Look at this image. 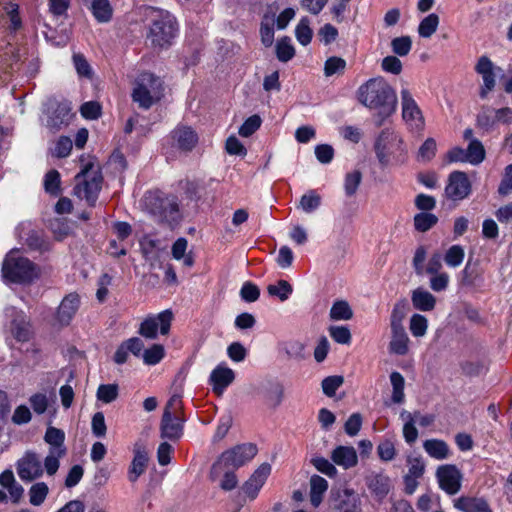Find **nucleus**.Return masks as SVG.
I'll return each instance as SVG.
<instances>
[{
  "instance_id": "obj_1",
  "label": "nucleus",
  "mask_w": 512,
  "mask_h": 512,
  "mask_svg": "<svg viewBox=\"0 0 512 512\" xmlns=\"http://www.w3.org/2000/svg\"><path fill=\"white\" fill-rule=\"evenodd\" d=\"M357 99L365 107L376 111L374 121L377 127L395 112L397 106L396 92L383 77L371 78L363 83L357 90Z\"/></svg>"
},
{
  "instance_id": "obj_2",
  "label": "nucleus",
  "mask_w": 512,
  "mask_h": 512,
  "mask_svg": "<svg viewBox=\"0 0 512 512\" xmlns=\"http://www.w3.org/2000/svg\"><path fill=\"white\" fill-rule=\"evenodd\" d=\"M374 152L381 168L402 166L408 160L403 137L393 129H383L374 142Z\"/></svg>"
},
{
  "instance_id": "obj_3",
  "label": "nucleus",
  "mask_w": 512,
  "mask_h": 512,
  "mask_svg": "<svg viewBox=\"0 0 512 512\" xmlns=\"http://www.w3.org/2000/svg\"><path fill=\"white\" fill-rule=\"evenodd\" d=\"M39 275V267L22 256L18 249H12L3 261L2 276L5 281L25 284L37 279Z\"/></svg>"
},
{
  "instance_id": "obj_4",
  "label": "nucleus",
  "mask_w": 512,
  "mask_h": 512,
  "mask_svg": "<svg viewBox=\"0 0 512 512\" xmlns=\"http://www.w3.org/2000/svg\"><path fill=\"white\" fill-rule=\"evenodd\" d=\"M142 205L159 223L173 227L179 222V208L174 198L163 196L159 192H148L142 200Z\"/></svg>"
},
{
  "instance_id": "obj_5",
  "label": "nucleus",
  "mask_w": 512,
  "mask_h": 512,
  "mask_svg": "<svg viewBox=\"0 0 512 512\" xmlns=\"http://www.w3.org/2000/svg\"><path fill=\"white\" fill-rule=\"evenodd\" d=\"M256 454L257 447L252 443H244L224 451L211 467V480L216 481L221 476V472L224 468L237 469L245 465L251 461Z\"/></svg>"
},
{
  "instance_id": "obj_6",
  "label": "nucleus",
  "mask_w": 512,
  "mask_h": 512,
  "mask_svg": "<svg viewBox=\"0 0 512 512\" xmlns=\"http://www.w3.org/2000/svg\"><path fill=\"white\" fill-rule=\"evenodd\" d=\"M182 399L178 394L170 397L160 423V433L162 438L169 440H178L183 435V424L185 419L182 415Z\"/></svg>"
},
{
  "instance_id": "obj_7",
  "label": "nucleus",
  "mask_w": 512,
  "mask_h": 512,
  "mask_svg": "<svg viewBox=\"0 0 512 512\" xmlns=\"http://www.w3.org/2000/svg\"><path fill=\"white\" fill-rule=\"evenodd\" d=\"M163 83L159 77L145 72L138 76L132 99L140 108L149 109L163 96Z\"/></svg>"
},
{
  "instance_id": "obj_8",
  "label": "nucleus",
  "mask_w": 512,
  "mask_h": 512,
  "mask_svg": "<svg viewBox=\"0 0 512 512\" xmlns=\"http://www.w3.org/2000/svg\"><path fill=\"white\" fill-rule=\"evenodd\" d=\"M102 180L99 169L89 164L76 175L74 194L80 199H85L90 205H94L101 190Z\"/></svg>"
},
{
  "instance_id": "obj_9",
  "label": "nucleus",
  "mask_w": 512,
  "mask_h": 512,
  "mask_svg": "<svg viewBox=\"0 0 512 512\" xmlns=\"http://www.w3.org/2000/svg\"><path fill=\"white\" fill-rule=\"evenodd\" d=\"M44 441L49 445L48 454L44 458V466L46 473L52 476L60 467V459L67 453L64 445L65 433L61 429L50 426L45 432Z\"/></svg>"
},
{
  "instance_id": "obj_10",
  "label": "nucleus",
  "mask_w": 512,
  "mask_h": 512,
  "mask_svg": "<svg viewBox=\"0 0 512 512\" xmlns=\"http://www.w3.org/2000/svg\"><path fill=\"white\" fill-rule=\"evenodd\" d=\"M177 32L178 27L175 18L167 13L153 20L149 29L148 39L154 47L167 48L172 45Z\"/></svg>"
},
{
  "instance_id": "obj_11",
  "label": "nucleus",
  "mask_w": 512,
  "mask_h": 512,
  "mask_svg": "<svg viewBox=\"0 0 512 512\" xmlns=\"http://www.w3.org/2000/svg\"><path fill=\"white\" fill-rule=\"evenodd\" d=\"M329 508L331 512H362L361 495L353 488H333L330 491Z\"/></svg>"
},
{
  "instance_id": "obj_12",
  "label": "nucleus",
  "mask_w": 512,
  "mask_h": 512,
  "mask_svg": "<svg viewBox=\"0 0 512 512\" xmlns=\"http://www.w3.org/2000/svg\"><path fill=\"white\" fill-rule=\"evenodd\" d=\"M400 103L402 119L409 130L413 132L423 131L425 127L424 115L413 95L407 88L401 89Z\"/></svg>"
},
{
  "instance_id": "obj_13",
  "label": "nucleus",
  "mask_w": 512,
  "mask_h": 512,
  "mask_svg": "<svg viewBox=\"0 0 512 512\" xmlns=\"http://www.w3.org/2000/svg\"><path fill=\"white\" fill-rule=\"evenodd\" d=\"M251 395L266 407L276 409L284 399V387L278 381L262 380L251 386Z\"/></svg>"
},
{
  "instance_id": "obj_14",
  "label": "nucleus",
  "mask_w": 512,
  "mask_h": 512,
  "mask_svg": "<svg viewBox=\"0 0 512 512\" xmlns=\"http://www.w3.org/2000/svg\"><path fill=\"white\" fill-rule=\"evenodd\" d=\"M6 331L18 342L29 341L32 331L25 313L13 306L5 309Z\"/></svg>"
},
{
  "instance_id": "obj_15",
  "label": "nucleus",
  "mask_w": 512,
  "mask_h": 512,
  "mask_svg": "<svg viewBox=\"0 0 512 512\" xmlns=\"http://www.w3.org/2000/svg\"><path fill=\"white\" fill-rule=\"evenodd\" d=\"M173 313L167 309L158 314L147 316L140 324L138 333L146 339H156L158 331L167 335L170 331Z\"/></svg>"
},
{
  "instance_id": "obj_16",
  "label": "nucleus",
  "mask_w": 512,
  "mask_h": 512,
  "mask_svg": "<svg viewBox=\"0 0 512 512\" xmlns=\"http://www.w3.org/2000/svg\"><path fill=\"white\" fill-rule=\"evenodd\" d=\"M16 471L24 482H32L39 479L46 472L44 461L33 450H27L16 462Z\"/></svg>"
},
{
  "instance_id": "obj_17",
  "label": "nucleus",
  "mask_w": 512,
  "mask_h": 512,
  "mask_svg": "<svg viewBox=\"0 0 512 512\" xmlns=\"http://www.w3.org/2000/svg\"><path fill=\"white\" fill-rule=\"evenodd\" d=\"M472 192L471 182L465 172L454 171L450 173L444 193L452 201H461L469 197Z\"/></svg>"
},
{
  "instance_id": "obj_18",
  "label": "nucleus",
  "mask_w": 512,
  "mask_h": 512,
  "mask_svg": "<svg viewBox=\"0 0 512 512\" xmlns=\"http://www.w3.org/2000/svg\"><path fill=\"white\" fill-rule=\"evenodd\" d=\"M500 70L501 69L496 67L487 56H481L478 59L475 65V71L482 78V85L479 89L481 99H486L489 93L494 90L496 86V71Z\"/></svg>"
},
{
  "instance_id": "obj_19",
  "label": "nucleus",
  "mask_w": 512,
  "mask_h": 512,
  "mask_svg": "<svg viewBox=\"0 0 512 512\" xmlns=\"http://www.w3.org/2000/svg\"><path fill=\"white\" fill-rule=\"evenodd\" d=\"M440 488L447 494L454 495L461 488L462 474L455 465H442L436 471Z\"/></svg>"
},
{
  "instance_id": "obj_20",
  "label": "nucleus",
  "mask_w": 512,
  "mask_h": 512,
  "mask_svg": "<svg viewBox=\"0 0 512 512\" xmlns=\"http://www.w3.org/2000/svg\"><path fill=\"white\" fill-rule=\"evenodd\" d=\"M234 379L235 372L226 363H220L211 371L209 384L215 394L222 395Z\"/></svg>"
},
{
  "instance_id": "obj_21",
  "label": "nucleus",
  "mask_w": 512,
  "mask_h": 512,
  "mask_svg": "<svg viewBox=\"0 0 512 512\" xmlns=\"http://www.w3.org/2000/svg\"><path fill=\"white\" fill-rule=\"evenodd\" d=\"M80 303V296L77 293L73 292L66 295L57 308L56 322L61 326L69 325L79 310Z\"/></svg>"
},
{
  "instance_id": "obj_22",
  "label": "nucleus",
  "mask_w": 512,
  "mask_h": 512,
  "mask_svg": "<svg viewBox=\"0 0 512 512\" xmlns=\"http://www.w3.org/2000/svg\"><path fill=\"white\" fill-rule=\"evenodd\" d=\"M271 470L272 468L269 463L261 464L243 485V492L250 498L254 499L266 482Z\"/></svg>"
},
{
  "instance_id": "obj_23",
  "label": "nucleus",
  "mask_w": 512,
  "mask_h": 512,
  "mask_svg": "<svg viewBox=\"0 0 512 512\" xmlns=\"http://www.w3.org/2000/svg\"><path fill=\"white\" fill-rule=\"evenodd\" d=\"M172 140L176 148L188 152L198 143V135L189 126H178L172 131Z\"/></svg>"
},
{
  "instance_id": "obj_24",
  "label": "nucleus",
  "mask_w": 512,
  "mask_h": 512,
  "mask_svg": "<svg viewBox=\"0 0 512 512\" xmlns=\"http://www.w3.org/2000/svg\"><path fill=\"white\" fill-rule=\"evenodd\" d=\"M331 460L335 465L347 470L357 465L358 456L354 447L340 445L331 452Z\"/></svg>"
},
{
  "instance_id": "obj_25",
  "label": "nucleus",
  "mask_w": 512,
  "mask_h": 512,
  "mask_svg": "<svg viewBox=\"0 0 512 512\" xmlns=\"http://www.w3.org/2000/svg\"><path fill=\"white\" fill-rule=\"evenodd\" d=\"M28 228H29V225L25 224V223L18 225V227L16 228L18 237L21 240H24L25 244L31 250L40 251V252L48 251L50 249V244L46 239H44V237L42 236V234L40 232L29 230L27 233V237L24 238L23 233Z\"/></svg>"
},
{
  "instance_id": "obj_26",
  "label": "nucleus",
  "mask_w": 512,
  "mask_h": 512,
  "mask_svg": "<svg viewBox=\"0 0 512 512\" xmlns=\"http://www.w3.org/2000/svg\"><path fill=\"white\" fill-rule=\"evenodd\" d=\"M134 457L128 471V479L136 482L137 479L145 472L148 464V453L145 448L136 444L133 449Z\"/></svg>"
},
{
  "instance_id": "obj_27",
  "label": "nucleus",
  "mask_w": 512,
  "mask_h": 512,
  "mask_svg": "<svg viewBox=\"0 0 512 512\" xmlns=\"http://www.w3.org/2000/svg\"><path fill=\"white\" fill-rule=\"evenodd\" d=\"M410 349V338L405 328L391 329V340L389 342V352L398 356L408 354Z\"/></svg>"
},
{
  "instance_id": "obj_28",
  "label": "nucleus",
  "mask_w": 512,
  "mask_h": 512,
  "mask_svg": "<svg viewBox=\"0 0 512 512\" xmlns=\"http://www.w3.org/2000/svg\"><path fill=\"white\" fill-rule=\"evenodd\" d=\"M411 301L416 310L432 311L436 305V298L433 294L423 288H417L411 293Z\"/></svg>"
},
{
  "instance_id": "obj_29",
  "label": "nucleus",
  "mask_w": 512,
  "mask_h": 512,
  "mask_svg": "<svg viewBox=\"0 0 512 512\" xmlns=\"http://www.w3.org/2000/svg\"><path fill=\"white\" fill-rule=\"evenodd\" d=\"M369 490L379 497L387 495L390 489V479L382 473H374L367 477Z\"/></svg>"
},
{
  "instance_id": "obj_30",
  "label": "nucleus",
  "mask_w": 512,
  "mask_h": 512,
  "mask_svg": "<svg viewBox=\"0 0 512 512\" xmlns=\"http://www.w3.org/2000/svg\"><path fill=\"white\" fill-rule=\"evenodd\" d=\"M455 507L463 512H492L487 502L479 498L460 497L455 501Z\"/></svg>"
},
{
  "instance_id": "obj_31",
  "label": "nucleus",
  "mask_w": 512,
  "mask_h": 512,
  "mask_svg": "<svg viewBox=\"0 0 512 512\" xmlns=\"http://www.w3.org/2000/svg\"><path fill=\"white\" fill-rule=\"evenodd\" d=\"M327 489L328 481L325 478L319 475H313L310 478V501L314 507H318L321 504Z\"/></svg>"
},
{
  "instance_id": "obj_32",
  "label": "nucleus",
  "mask_w": 512,
  "mask_h": 512,
  "mask_svg": "<svg viewBox=\"0 0 512 512\" xmlns=\"http://www.w3.org/2000/svg\"><path fill=\"white\" fill-rule=\"evenodd\" d=\"M423 448L426 453L436 459L444 460L450 455V449L446 442L439 439H429L423 443Z\"/></svg>"
},
{
  "instance_id": "obj_33",
  "label": "nucleus",
  "mask_w": 512,
  "mask_h": 512,
  "mask_svg": "<svg viewBox=\"0 0 512 512\" xmlns=\"http://www.w3.org/2000/svg\"><path fill=\"white\" fill-rule=\"evenodd\" d=\"M321 204L322 197L320 194L316 190L310 189L301 196L297 208L306 214H311L318 210Z\"/></svg>"
},
{
  "instance_id": "obj_34",
  "label": "nucleus",
  "mask_w": 512,
  "mask_h": 512,
  "mask_svg": "<svg viewBox=\"0 0 512 512\" xmlns=\"http://www.w3.org/2000/svg\"><path fill=\"white\" fill-rule=\"evenodd\" d=\"M70 109L65 105H59L47 120V127L55 132L70 120Z\"/></svg>"
},
{
  "instance_id": "obj_35",
  "label": "nucleus",
  "mask_w": 512,
  "mask_h": 512,
  "mask_svg": "<svg viewBox=\"0 0 512 512\" xmlns=\"http://www.w3.org/2000/svg\"><path fill=\"white\" fill-rule=\"evenodd\" d=\"M91 10L95 19L100 23H107L112 18L113 9L108 0H93Z\"/></svg>"
},
{
  "instance_id": "obj_36",
  "label": "nucleus",
  "mask_w": 512,
  "mask_h": 512,
  "mask_svg": "<svg viewBox=\"0 0 512 512\" xmlns=\"http://www.w3.org/2000/svg\"><path fill=\"white\" fill-rule=\"evenodd\" d=\"M390 383L392 385L391 400L395 404H402L405 400V379L401 373L393 371L390 374Z\"/></svg>"
},
{
  "instance_id": "obj_37",
  "label": "nucleus",
  "mask_w": 512,
  "mask_h": 512,
  "mask_svg": "<svg viewBox=\"0 0 512 512\" xmlns=\"http://www.w3.org/2000/svg\"><path fill=\"white\" fill-rule=\"evenodd\" d=\"M188 247V241L180 237L172 245V256L176 260L183 259V264L187 267H192L194 264V258L191 253L186 254Z\"/></svg>"
},
{
  "instance_id": "obj_38",
  "label": "nucleus",
  "mask_w": 512,
  "mask_h": 512,
  "mask_svg": "<svg viewBox=\"0 0 512 512\" xmlns=\"http://www.w3.org/2000/svg\"><path fill=\"white\" fill-rule=\"evenodd\" d=\"M407 310V302L405 299L394 304L390 315V329L405 328L403 322L406 318Z\"/></svg>"
},
{
  "instance_id": "obj_39",
  "label": "nucleus",
  "mask_w": 512,
  "mask_h": 512,
  "mask_svg": "<svg viewBox=\"0 0 512 512\" xmlns=\"http://www.w3.org/2000/svg\"><path fill=\"white\" fill-rule=\"evenodd\" d=\"M267 292L270 296L276 297L284 302L288 300L293 293V287L286 280H278L276 283L267 286Z\"/></svg>"
},
{
  "instance_id": "obj_40",
  "label": "nucleus",
  "mask_w": 512,
  "mask_h": 512,
  "mask_svg": "<svg viewBox=\"0 0 512 512\" xmlns=\"http://www.w3.org/2000/svg\"><path fill=\"white\" fill-rule=\"evenodd\" d=\"M400 417L404 420L403 437L408 444H413L418 438V430L415 426V417L408 411H402Z\"/></svg>"
},
{
  "instance_id": "obj_41",
  "label": "nucleus",
  "mask_w": 512,
  "mask_h": 512,
  "mask_svg": "<svg viewBox=\"0 0 512 512\" xmlns=\"http://www.w3.org/2000/svg\"><path fill=\"white\" fill-rule=\"evenodd\" d=\"M439 16L431 13L423 18L418 26V34L422 38H430L439 26Z\"/></svg>"
},
{
  "instance_id": "obj_42",
  "label": "nucleus",
  "mask_w": 512,
  "mask_h": 512,
  "mask_svg": "<svg viewBox=\"0 0 512 512\" xmlns=\"http://www.w3.org/2000/svg\"><path fill=\"white\" fill-rule=\"evenodd\" d=\"M329 315L332 320L346 321L353 317V311L347 301L338 300L333 303Z\"/></svg>"
},
{
  "instance_id": "obj_43",
  "label": "nucleus",
  "mask_w": 512,
  "mask_h": 512,
  "mask_svg": "<svg viewBox=\"0 0 512 512\" xmlns=\"http://www.w3.org/2000/svg\"><path fill=\"white\" fill-rule=\"evenodd\" d=\"M49 493V488L44 482H37L33 484L29 491V502L33 506H40L44 503Z\"/></svg>"
},
{
  "instance_id": "obj_44",
  "label": "nucleus",
  "mask_w": 512,
  "mask_h": 512,
  "mask_svg": "<svg viewBox=\"0 0 512 512\" xmlns=\"http://www.w3.org/2000/svg\"><path fill=\"white\" fill-rule=\"evenodd\" d=\"M409 330L415 338H422L428 330V319L422 314H413L409 321Z\"/></svg>"
},
{
  "instance_id": "obj_45",
  "label": "nucleus",
  "mask_w": 512,
  "mask_h": 512,
  "mask_svg": "<svg viewBox=\"0 0 512 512\" xmlns=\"http://www.w3.org/2000/svg\"><path fill=\"white\" fill-rule=\"evenodd\" d=\"M276 55L281 62H288L294 57L295 49L289 37H283L277 41Z\"/></svg>"
},
{
  "instance_id": "obj_46",
  "label": "nucleus",
  "mask_w": 512,
  "mask_h": 512,
  "mask_svg": "<svg viewBox=\"0 0 512 512\" xmlns=\"http://www.w3.org/2000/svg\"><path fill=\"white\" fill-rule=\"evenodd\" d=\"M468 163L478 165L485 159V149L477 139H472L467 147Z\"/></svg>"
},
{
  "instance_id": "obj_47",
  "label": "nucleus",
  "mask_w": 512,
  "mask_h": 512,
  "mask_svg": "<svg viewBox=\"0 0 512 512\" xmlns=\"http://www.w3.org/2000/svg\"><path fill=\"white\" fill-rule=\"evenodd\" d=\"M295 36L297 41L303 45H308L313 36V31L310 28V21L307 17H303L295 28Z\"/></svg>"
},
{
  "instance_id": "obj_48",
  "label": "nucleus",
  "mask_w": 512,
  "mask_h": 512,
  "mask_svg": "<svg viewBox=\"0 0 512 512\" xmlns=\"http://www.w3.org/2000/svg\"><path fill=\"white\" fill-rule=\"evenodd\" d=\"M362 182V173L359 170L348 172L344 178V191L346 196H354Z\"/></svg>"
},
{
  "instance_id": "obj_49",
  "label": "nucleus",
  "mask_w": 512,
  "mask_h": 512,
  "mask_svg": "<svg viewBox=\"0 0 512 512\" xmlns=\"http://www.w3.org/2000/svg\"><path fill=\"white\" fill-rule=\"evenodd\" d=\"M465 257V251L460 245H452L444 255V261L451 268L459 267Z\"/></svg>"
},
{
  "instance_id": "obj_50",
  "label": "nucleus",
  "mask_w": 512,
  "mask_h": 512,
  "mask_svg": "<svg viewBox=\"0 0 512 512\" xmlns=\"http://www.w3.org/2000/svg\"><path fill=\"white\" fill-rule=\"evenodd\" d=\"M346 68V61L337 56L329 57L324 64V74L330 77L335 74H342Z\"/></svg>"
},
{
  "instance_id": "obj_51",
  "label": "nucleus",
  "mask_w": 512,
  "mask_h": 512,
  "mask_svg": "<svg viewBox=\"0 0 512 512\" xmlns=\"http://www.w3.org/2000/svg\"><path fill=\"white\" fill-rule=\"evenodd\" d=\"M437 221V216L431 213H419L414 216L415 229L420 232L428 231Z\"/></svg>"
},
{
  "instance_id": "obj_52",
  "label": "nucleus",
  "mask_w": 512,
  "mask_h": 512,
  "mask_svg": "<svg viewBox=\"0 0 512 512\" xmlns=\"http://www.w3.org/2000/svg\"><path fill=\"white\" fill-rule=\"evenodd\" d=\"M164 355V347L160 344H154L143 352L142 358L145 364L156 365L163 359Z\"/></svg>"
},
{
  "instance_id": "obj_53",
  "label": "nucleus",
  "mask_w": 512,
  "mask_h": 512,
  "mask_svg": "<svg viewBox=\"0 0 512 512\" xmlns=\"http://www.w3.org/2000/svg\"><path fill=\"white\" fill-rule=\"evenodd\" d=\"M73 147L72 140L67 136H61L54 143V146L51 148V153L53 156L58 158L67 157Z\"/></svg>"
},
{
  "instance_id": "obj_54",
  "label": "nucleus",
  "mask_w": 512,
  "mask_h": 512,
  "mask_svg": "<svg viewBox=\"0 0 512 512\" xmlns=\"http://www.w3.org/2000/svg\"><path fill=\"white\" fill-rule=\"evenodd\" d=\"M117 397V384H102L97 389V399L105 404L113 402Z\"/></svg>"
},
{
  "instance_id": "obj_55",
  "label": "nucleus",
  "mask_w": 512,
  "mask_h": 512,
  "mask_svg": "<svg viewBox=\"0 0 512 512\" xmlns=\"http://www.w3.org/2000/svg\"><path fill=\"white\" fill-rule=\"evenodd\" d=\"M311 463L319 472L330 478H333L337 475L335 464L324 457H314L311 459Z\"/></svg>"
},
{
  "instance_id": "obj_56",
  "label": "nucleus",
  "mask_w": 512,
  "mask_h": 512,
  "mask_svg": "<svg viewBox=\"0 0 512 512\" xmlns=\"http://www.w3.org/2000/svg\"><path fill=\"white\" fill-rule=\"evenodd\" d=\"M44 187L47 193L58 195L60 192V174L57 170H50L44 178Z\"/></svg>"
},
{
  "instance_id": "obj_57",
  "label": "nucleus",
  "mask_w": 512,
  "mask_h": 512,
  "mask_svg": "<svg viewBox=\"0 0 512 512\" xmlns=\"http://www.w3.org/2000/svg\"><path fill=\"white\" fill-rule=\"evenodd\" d=\"M391 47L393 52L398 56H406L409 54L411 47H412V41L409 36H401L394 38L391 41Z\"/></svg>"
},
{
  "instance_id": "obj_58",
  "label": "nucleus",
  "mask_w": 512,
  "mask_h": 512,
  "mask_svg": "<svg viewBox=\"0 0 512 512\" xmlns=\"http://www.w3.org/2000/svg\"><path fill=\"white\" fill-rule=\"evenodd\" d=\"M261 123L259 115H252L240 126L238 133L242 137H249L260 128Z\"/></svg>"
},
{
  "instance_id": "obj_59",
  "label": "nucleus",
  "mask_w": 512,
  "mask_h": 512,
  "mask_svg": "<svg viewBox=\"0 0 512 512\" xmlns=\"http://www.w3.org/2000/svg\"><path fill=\"white\" fill-rule=\"evenodd\" d=\"M329 334L339 344H349L351 342V333L347 326H331Z\"/></svg>"
},
{
  "instance_id": "obj_60",
  "label": "nucleus",
  "mask_w": 512,
  "mask_h": 512,
  "mask_svg": "<svg viewBox=\"0 0 512 512\" xmlns=\"http://www.w3.org/2000/svg\"><path fill=\"white\" fill-rule=\"evenodd\" d=\"M477 123L480 127L485 129L494 127L496 125L494 109L489 106L482 107L480 113L477 116Z\"/></svg>"
},
{
  "instance_id": "obj_61",
  "label": "nucleus",
  "mask_w": 512,
  "mask_h": 512,
  "mask_svg": "<svg viewBox=\"0 0 512 512\" xmlns=\"http://www.w3.org/2000/svg\"><path fill=\"white\" fill-rule=\"evenodd\" d=\"M362 427V416L360 413H353L344 424L345 433L351 437L356 436Z\"/></svg>"
},
{
  "instance_id": "obj_62",
  "label": "nucleus",
  "mask_w": 512,
  "mask_h": 512,
  "mask_svg": "<svg viewBox=\"0 0 512 512\" xmlns=\"http://www.w3.org/2000/svg\"><path fill=\"white\" fill-rule=\"evenodd\" d=\"M342 376H329L322 381L323 393L329 397L335 395L337 389L343 384Z\"/></svg>"
},
{
  "instance_id": "obj_63",
  "label": "nucleus",
  "mask_w": 512,
  "mask_h": 512,
  "mask_svg": "<svg viewBox=\"0 0 512 512\" xmlns=\"http://www.w3.org/2000/svg\"><path fill=\"white\" fill-rule=\"evenodd\" d=\"M30 405L33 411L38 414H44L48 408L49 402L46 394L35 393L29 398Z\"/></svg>"
},
{
  "instance_id": "obj_64",
  "label": "nucleus",
  "mask_w": 512,
  "mask_h": 512,
  "mask_svg": "<svg viewBox=\"0 0 512 512\" xmlns=\"http://www.w3.org/2000/svg\"><path fill=\"white\" fill-rule=\"evenodd\" d=\"M512 192V164L505 167L501 182L498 187V193L506 196Z\"/></svg>"
}]
</instances>
